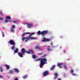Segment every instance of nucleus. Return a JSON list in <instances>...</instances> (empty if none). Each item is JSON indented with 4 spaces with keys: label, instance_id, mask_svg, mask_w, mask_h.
<instances>
[{
    "label": "nucleus",
    "instance_id": "1a4fd4ad",
    "mask_svg": "<svg viewBox=\"0 0 80 80\" xmlns=\"http://www.w3.org/2000/svg\"><path fill=\"white\" fill-rule=\"evenodd\" d=\"M48 74V72L47 71H44L43 73V75L44 76H46V75H47Z\"/></svg>",
    "mask_w": 80,
    "mask_h": 80
},
{
    "label": "nucleus",
    "instance_id": "a878e982",
    "mask_svg": "<svg viewBox=\"0 0 80 80\" xmlns=\"http://www.w3.org/2000/svg\"><path fill=\"white\" fill-rule=\"evenodd\" d=\"M43 53H38V55H43Z\"/></svg>",
    "mask_w": 80,
    "mask_h": 80
},
{
    "label": "nucleus",
    "instance_id": "20e7f679",
    "mask_svg": "<svg viewBox=\"0 0 80 80\" xmlns=\"http://www.w3.org/2000/svg\"><path fill=\"white\" fill-rule=\"evenodd\" d=\"M48 33V31H42L41 32L40 31H39L37 32V34L38 35H40V34H41L42 35L44 36L45 34H46V33Z\"/></svg>",
    "mask_w": 80,
    "mask_h": 80
},
{
    "label": "nucleus",
    "instance_id": "4be33fe9",
    "mask_svg": "<svg viewBox=\"0 0 80 80\" xmlns=\"http://www.w3.org/2000/svg\"><path fill=\"white\" fill-rule=\"evenodd\" d=\"M27 75L23 76L22 77L24 79H25V78H27Z\"/></svg>",
    "mask_w": 80,
    "mask_h": 80
},
{
    "label": "nucleus",
    "instance_id": "4c0bfd02",
    "mask_svg": "<svg viewBox=\"0 0 80 80\" xmlns=\"http://www.w3.org/2000/svg\"><path fill=\"white\" fill-rule=\"evenodd\" d=\"M48 47H49V46H48Z\"/></svg>",
    "mask_w": 80,
    "mask_h": 80
},
{
    "label": "nucleus",
    "instance_id": "4468645a",
    "mask_svg": "<svg viewBox=\"0 0 80 80\" xmlns=\"http://www.w3.org/2000/svg\"><path fill=\"white\" fill-rule=\"evenodd\" d=\"M6 18L7 20H10V19H11V17L9 16H7L6 17Z\"/></svg>",
    "mask_w": 80,
    "mask_h": 80
},
{
    "label": "nucleus",
    "instance_id": "473e14b6",
    "mask_svg": "<svg viewBox=\"0 0 80 80\" xmlns=\"http://www.w3.org/2000/svg\"><path fill=\"white\" fill-rule=\"evenodd\" d=\"M14 80H18V79L17 78H15L14 79Z\"/></svg>",
    "mask_w": 80,
    "mask_h": 80
},
{
    "label": "nucleus",
    "instance_id": "bb28decb",
    "mask_svg": "<svg viewBox=\"0 0 80 80\" xmlns=\"http://www.w3.org/2000/svg\"><path fill=\"white\" fill-rule=\"evenodd\" d=\"M34 34H35V33L34 32H33V33H31V34H30L29 35V36H31L32 35H34Z\"/></svg>",
    "mask_w": 80,
    "mask_h": 80
},
{
    "label": "nucleus",
    "instance_id": "7ed1b4c3",
    "mask_svg": "<svg viewBox=\"0 0 80 80\" xmlns=\"http://www.w3.org/2000/svg\"><path fill=\"white\" fill-rule=\"evenodd\" d=\"M21 52L22 53H25V52H26V53H27L28 54H30V53H32L33 54L34 53V52H33V51L32 50L30 49L29 51L26 52L24 48L22 49Z\"/></svg>",
    "mask_w": 80,
    "mask_h": 80
},
{
    "label": "nucleus",
    "instance_id": "b1692460",
    "mask_svg": "<svg viewBox=\"0 0 80 80\" xmlns=\"http://www.w3.org/2000/svg\"><path fill=\"white\" fill-rule=\"evenodd\" d=\"M11 28H15V25H12L11 26Z\"/></svg>",
    "mask_w": 80,
    "mask_h": 80
},
{
    "label": "nucleus",
    "instance_id": "9d476101",
    "mask_svg": "<svg viewBox=\"0 0 80 80\" xmlns=\"http://www.w3.org/2000/svg\"><path fill=\"white\" fill-rule=\"evenodd\" d=\"M54 77L53 78L54 80H56V78H57V77H58V74L57 73H55L54 74Z\"/></svg>",
    "mask_w": 80,
    "mask_h": 80
},
{
    "label": "nucleus",
    "instance_id": "aec40b11",
    "mask_svg": "<svg viewBox=\"0 0 80 80\" xmlns=\"http://www.w3.org/2000/svg\"><path fill=\"white\" fill-rule=\"evenodd\" d=\"M11 31L12 32H14V28H11Z\"/></svg>",
    "mask_w": 80,
    "mask_h": 80
},
{
    "label": "nucleus",
    "instance_id": "f03ea898",
    "mask_svg": "<svg viewBox=\"0 0 80 80\" xmlns=\"http://www.w3.org/2000/svg\"><path fill=\"white\" fill-rule=\"evenodd\" d=\"M37 38L33 37H28L27 38L22 37V41H25V42H27V41L29 40H36Z\"/></svg>",
    "mask_w": 80,
    "mask_h": 80
},
{
    "label": "nucleus",
    "instance_id": "9b49d317",
    "mask_svg": "<svg viewBox=\"0 0 80 80\" xmlns=\"http://www.w3.org/2000/svg\"><path fill=\"white\" fill-rule=\"evenodd\" d=\"M27 34H30V32H27L23 33L22 35V37H23L24 36H25V35H27Z\"/></svg>",
    "mask_w": 80,
    "mask_h": 80
},
{
    "label": "nucleus",
    "instance_id": "58836bf2",
    "mask_svg": "<svg viewBox=\"0 0 80 80\" xmlns=\"http://www.w3.org/2000/svg\"><path fill=\"white\" fill-rule=\"evenodd\" d=\"M11 21H10V22H11Z\"/></svg>",
    "mask_w": 80,
    "mask_h": 80
},
{
    "label": "nucleus",
    "instance_id": "f8f14e48",
    "mask_svg": "<svg viewBox=\"0 0 80 80\" xmlns=\"http://www.w3.org/2000/svg\"><path fill=\"white\" fill-rule=\"evenodd\" d=\"M18 55L20 57H23V53L18 52Z\"/></svg>",
    "mask_w": 80,
    "mask_h": 80
},
{
    "label": "nucleus",
    "instance_id": "423d86ee",
    "mask_svg": "<svg viewBox=\"0 0 80 80\" xmlns=\"http://www.w3.org/2000/svg\"><path fill=\"white\" fill-rule=\"evenodd\" d=\"M50 41V39H47L45 38H43L42 40V42H49Z\"/></svg>",
    "mask_w": 80,
    "mask_h": 80
},
{
    "label": "nucleus",
    "instance_id": "393cba45",
    "mask_svg": "<svg viewBox=\"0 0 80 80\" xmlns=\"http://www.w3.org/2000/svg\"><path fill=\"white\" fill-rule=\"evenodd\" d=\"M8 19H6L5 21V22H6V23H8V22H9V21H8Z\"/></svg>",
    "mask_w": 80,
    "mask_h": 80
},
{
    "label": "nucleus",
    "instance_id": "412c9836",
    "mask_svg": "<svg viewBox=\"0 0 80 80\" xmlns=\"http://www.w3.org/2000/svg\"><path fill=\"white\" fill-rule=\"evenodd\" d=\"M47 51H48V52H51V51H52V50L50 48H47Z\"/></svg>",
    "mask_w": 80,
    "mask_h": 80
},
{
    "label": "nucleus",
    "instance_id": "6e6552de",
    "mask_svg": "<svg viewBox=\"0 0 80 80\" xmlns=\"http://www.w3.org/2000/svg\"><path fill=\"white\" fill-rule=\"evenodd\" d=\"M10 45H15V42L13 41H12V40H11L9 42Z\"/></svg>",
    "mask_w": 80,
    "mask_h": 80
},
{
    "label": "nucleus",
    "instance_id": "7c9ffc66",
    "mask_svg": "<svg viewBox=\"0 0 80 80\" xmlns=\"http://www.w3.org/2000/svg\"><path fill=\"white\" fill-rule=\"evenodd\" d=\"M0 20H3V18H0Z\"/></svg>",
    "mask_w": 80,
    "mask_h": 80
},
{
    "label": "nucleus",
    "instance_id": "f257e3e1",
    "mask_svg": "<svg viewBox=\"0 0 80 80\" xmlns=\"http://www.w3.org/2000/svg\"><path fill=\"white\" fill-rule=\"evenodd\" d=\"M39 60L41 61L40 67V68H43V66L44 65V64H45V63L47 62V59H45V58H41Z\"/></svg>",
    "mask_w": 80,
    "mask_h": 80
},
{
    "label": "nucleus",
    "instance_id": "ddd939ff",
    "mask_svg": "<svg viewBox=\"0 0 80 80\" xmlns=\"http://www.w3.org/2000/svg\"><path fill=\"white\" fill-rule=\"evenodd\" d=\"M40 48V46L38 45L35 47V49H36V50H37L38 49H41V48Z\"/></svg>",
    "mask_w": 80,
    "mask_h": 80
},
{
    "label": "nucleus",
    "instance_id": "2eb2a0df",
    "mask_svg": "<svg viewBox=\"0 0 80 80\" xmlns=\"http://www.w3.org/2000/svg\"><path fill=\"white\" fill-rule=\"evenodd\" d=\"M32 57L33 58H37V55H35V54H33L32 55Z\"/></svg>",
    "mask_w": 80,
    "mask_h": 80
},
{
    "label": "nucleus",
    "instance_id": "f3484780",
    "mask_svg": "<svg viewBox=\"0 0 80 80\" xmlns=\"http://www.w3.org/2000/svg\"><path fill=\"white\" fill-rule=\"evenodd\" d=\"M14 70H15V72H16V73H17L19 72V70L18 69L15 68Z\"/></svg>",
    "mask_w": 80,
    "mask_h": 80
},
{
    "label": "nucleus",
    "instance_id": "39448f33",
    "mask_svg": "<svg viewBox=\"0 0 80 80\" xmlns=\"http://www.w3.org/2000/svg\"><path fill=\"white\" fill-rule=\"evenodd\" d=\"M57 65L58 67H59V68H62L63 67L65 69H66V68H67V67L66 66V65H63V64L58 63L57 64Z\"/></svg>",
    "mask_w": 80,
    "mask_h": 80
},
{
    "label": "nucleus",
    "instance_id": "dca6fc26",
    "mask_svg": "<svg viewBox=\"0 0 80 80\" xmlns=\"http://www.w3.org/2000/svg\"><path fill=\"white\" fill-rule=\"evenodd\" d=\"M55 66L54 65L52 66V67H51L50 69V70H53L54 69V68H55Z\"/></svg>",
    "mask_w": 80,
    "mask_h": 80
},
{
    "label": "nucleus",
    "instance_id": "cd10ccee",
    "mask_svg": "<svg viewBox=\"0 0 80 80\" xmlns=\"http://www.w3.org/2000/svg\"><path fill=\"white\" fill-rule=\"evenodd\" d=\"M9 72L10 73H13V71L10 70V71H9Z\"/></svg>",
    "mask_w": 80,
    "mask_h": 80
},
{
    "label": "nucleus",
    "instance_id": "c85d7f7f",
    "mask_svg": "<svg viewBox=\"0 0 80 80\" xmlns=\"http://www.w3.org/2000/svg\"><path fill=\"white\" fill-rule=\"evenodd\" d=\"M2 36L3 37H5V35H4V34H3V32H2Z\"/></svg>",
    "mask_w": 80,
    "mask_h": 80
},
{
    "label": "nucleus",
    "instance_id": "72a5a7b5",
    "mask_svg": "<svg viewBox=\"0 0 80 80\" xmlns=\"http://www.w3.org/2000/svg\"><path fill=\"white\" fill-rule=\"evenodd\" d=\"M12 22H13V23H15V22H16V21H13Z\"/></svg>",
    "mask_w": 80,
    "mask_h": 80
},
{
    "label": "nucleus",
    "instance_id": "f704fd0d",
    "mask_svg": "<svg viewBox=\"0 0 80 80\" xmlns=\"http://www.w3.org/2000/svg\"><path fill=\"white\" fill-rule=\"evenodd\" d=\"M58 80H61V79H58Z\"/></svg>",
    "mask_w": 80,
    "mask_h": 80
},
{
    "label": "nucleus",
    "instance_id": "c9c22d12",
    "mask_svg": "<svg viewBox=\"0 0 80 80\" xmlns=\"http://www.w3.org/2000/svg\"><path fill=\"white\" fill-rule=\"evenodd\" d=\"M41 51H42V50H43V49H41Z\"/></svg>",
    "mask_w": 80,
    "mask_h": 80
},
{
    "label": "nucleus",
    "instance_id": "0eeeda50",
    "mask_svg": "<svg viewBox=\"0 0 80 80\" xmlns=\"http://www.w3.org/2000/svg\"><path fill=\"white\" fill-rule=\"evenodd\" d=\"M27 25L28 26V28H30L31 27H32L33 26V24H30L28 23H26Z\"/></svg>",
    "mask_w": 80,
    "mask_h": 80
},
{
    "label": "nucleus",
    "instance_id": "c756f323",
    "mask_svg": "<svg viewBox=\"0 0 80 80\" xmlns=\"http://www.w3.org/2000/svg\"><path fill=\"white\" fill-rule=\"evenodd\" d=\"M0 70L1 72L2 71V68H0Z\"/></svg>",
    "mask_w": 80,
    "mask_h": 80
},
{
    "label": "nucleus",
    "instance_id": "6ab92c4d",
    "mask_svg": "<svg viewBox=\"0 0 80 80\" xmlns=\"http://www.w3.org/2000/svg\"><path fill=\"white\" fill-rule=\"evenodd\" d=\"M18 48H16V50L14 51V53H17L18 52Z\"/></svg>",
    "mask_w": 80,
    "mask_h": 80
},
{
    "label": "nucleus",
    "instance_id": "5701e85b",
    "mask_svg": "<svg viewBox=\"0 0 80 80\" xmlns=\"http://www.w3.org/2000/svg\"><path fill=\"white\" fill-rule=\"evenodd\" d=\"M5 65L6 66V68H7V70H8V69H9V66L7 65Z\"/></svg>",
    "mask_w": 80,
    "mask_h": 80
},
{
    "label": "nucleus",
    "instance_id": "2f4dec72",
    "mask_svg": "<svg viewBox=\"0 0 80 80\" xmlns=\"http://www.w3.org/2000/svg\"><path fill=\"white\" fill-rule=\"evenodd\" d=\"M3 77V76H2L0 75V78H2Z\"/></svg>",
    "mask_w": 80,
    "mask_h": 80
},
{
    "label": "nucleus",
    "instance_id": "e433bc0d",
    "mask_svg": "<svg viewBox=\"0 0 80 80\" xmlns=\"http://www.w3.org/2000/svg\"><path fill=\"white\" fill-rule=\"evenodd\" d=\"M2 13H0V14H1Z\"/></svg>",
    "mask_w": 80,
    "mask_h": 80
},
{
    "label": "nucleus",
    "instance_id": "a211bd4d",
    "mask_svg": "<svg viewBox=\"0 0 80 80\" xmlns=\"http://www.w3.org/2000/svg\"><path fill=\"white\" fill-rule=\"evenodd\" d=\"M16 48L14 47V46H12V48L11 49L12 50V51H13V50H15V49Z\"/></svg>",
    "mask_w": 80,
    "mask_h": 80
}]
</instances>
